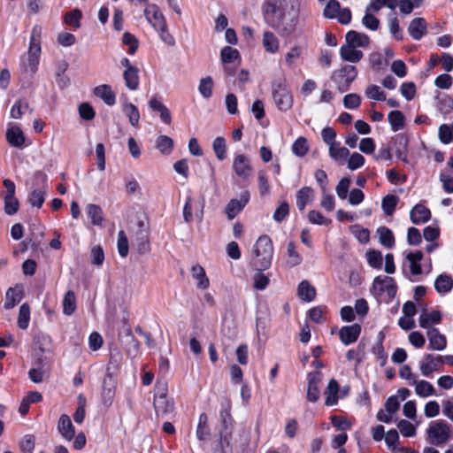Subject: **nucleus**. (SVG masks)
Returning a JSON list of instances; mask_svg holds the SVG:
<instances>
[{
	"mask_svg": "<svg viewBox=\"0 0 453 453\" xmlns=\"http://www.w3.org/2000/svg\"><path fill=\"white\" fill-rule=\"evenodd\" d=\"M254 253L256 256L255 265L260 267V270H266L271 266L273 247V242L268 235H261L257 239L254 246Z\"/></svg>",
	"mask_w": 453,
	"mask_h": 453,
	"instance_id": "f257e3e1",
	"label": "nucleus"
},
{
	"mask_svg": "<svg viewBox=\"0 0 453 453\" xmlns=\"http://www.w3.org/2000/svg\"><path fill=\"white\" fill-rule=\"evenodd\" d=\"M357 76V70L354 65H345L341 68L334 70L330 80L334 83L340 93H344L349 89L351 83Z\"/></svg>",
	"mask_w": 453,
	"mask_h": 453,
	"instance_id": "f03ea898",
	"label": "nucleus"
},
{
	"mask_svg": "<svg viewBox=\"0 0 453 453\" xmlns=\"http://www.w3.org/2000/svg\"><path fill=\"white\" fill-rule=\"evenodd\" d=\"M273 98L278 109L287 111L293 105V96L284 81H275L272 83Z\"/></svg>",
	"mask_w": 453,
	"mask_h": 453,
	"instance_id": "7ed1b4c3",
	"label": "nucleus"
},
{
	"mask_svg": "<svg viewBox=\"0 0 453 453\" xmlns=\"http://www.w3.org/2000/svg\"><path fill=\"white\" fill-rule=\"evenodd\" d=\"M280 0H265L262 5V12L265 22L273 28H278L283 20L284 11L279 7Z\"/></svg>",
	"mask_w": 453,
	"mask_h": 453,
	"instance_id": "20e7f679",
	"label": "nucleus"
},
{
	"mask_svg": "<svg viewBox=\"0 0 453 453\" xmlns=\"http://www.w3.org/2000/svg\"><path fill=\"white\" fill-rule=\"evenodd\" d=\"M372 291L376 296H381L383 294H386L389 299H393L396 295L397 286L393 278L388 276L381 278L379 276L373 280Z\"/></svg>",
	"mask_w": 453,
	"mask_h": 453,
	"instance_id": "39448f33",
	"label": "nucleus"
},
{
	"mask_svg": "<svg viewBox=\"0 0 453 453\" xmlns=\"http://www.w3.org/2000/svg\"><path fill=\"white\" fill-rule=\"evenodd\" d=\"M233 172L243 181H248L253 174L250 158L244 154H237L233 160Z\"/></svg>",
	"mask_w": 453,
	"mask_h": 453,
	"instance_id": "423d86ee",
	"label": "nucleus"
},
{
	"mask_svg": "<svg viewBox=\"0 0 453 453\" xmlns=\"http://www.w3.org/2000/svg\"><path fill=\"white\" fill-rule=\"evenodd\" d=\"M116 387V375L105 373L103 379L101 392L102 403L104 406L110 407L112 404L115 396Z\"/></svg>",
	"mask_w": 453,
	"mask_h": 453,
	"instance_id": "0eeeda50",
	"label": "nucleus"
},
{
	"mask_svg": "<svg viewBox=\"0 0 453 453\" xmlns=\"http://www.w3.org/2000/svg\"><path fill=\"white\" fill-rule=\"evenodd\" d=\"M450 429L444 421H437L427 429V435L434 444L440 445L449 438Z\"/></svg>",
	"mask_w": 453,
	"mask_h": 453,
	"instance_id": "6e6552de",
	"label": "nucleus"
},
{
	"mask_svg": "<svg viewBox=\"0 0 453 453\" xmlns=\"http://www.w3.org/2000/svg\"><path fill=\"white\" fill-rule=\"evenodd\" d=\"M250 192L245 190L241 193L240 199H231L225 208V212L229 220L234 219L246 206L250 201Z\"/></svg>",
	"mask_w": 453,
	"mask_h": 453,
	"instance_id": "1a4fd4ad",
	"label": "nucleus"
},
{
	"mask_svg": "<svg viewBox=\"0 0 453 453\" xmlns=\"http://www.w3.org/2000/svg\"><path fill=\"white\" fill-rule=\"evenodd\" d=\"M307 379V400L311 403H316L320 396L319 385L322 381V373L320 372H311L308 373Z\"/></svg>",
	"mask_w": 453,
	"mask_h": 453,
	"instance_id": "9d476101",
	"label": "nucleus"
},
{
	"mask_svg": "<svg viewBox=\"0 0 453 453\" xmlns=\"http://www.w3.org/2000/svg\"><path fill=\"white\" fill-rule=\"evenodd\" d=\"M37 175L42 177V181L43 182V185L42 188L33 189L29 193L27 199L31 206L40 209L45 201V195L47 192V176L41 173H38Z\"/></svg>",
	"mask_w": 453,
	"mask_h": 453,
	"instance_id": "9b49d317",
	"label": "nucleus"
},
{
	"mask_svg": "<svg viewBox=\"0 0 453 453\" xmlns=\"http://www.w3.org/2000/svg\"><path fill=\"white\" fill-rule=\"evenodd\" d=\"M360 334L361 326L359 324L342 326L339 331L340 340L345 345L356 342Z\"/></svg>",
	"mask_w": 453,
	"mask_h": 453,
	"instance_id": "f8f14e48",
	"label": "nucleus"
},
{
	"mask_svg": "<svg viewBox=\"0 0 453 453\" xmlns=\"http://www.w3.org/2000/svg\"><path fill=\"white\" fill-rule=\"evenodd\" d=\"M144 15L155 29L165 27V19L155 4L148 5L144 10Z\"/></svg>",
	"mask_w": 453,
	"mask_h": 453,
	"instance_id": "ddd939ff",
	"label": "nucleus"
},
{
	"mask_svg": "<svg viewBox=\"0 0 453 453\" xmlns=\"http://www.w3.org/2000/svg\"><path fill=\"white\" fill-rule=\"evenodd\" d=\"M443 363V357L426 354L420 364V371L424 376H429L438 370V365Z\"/></svg>",
	"mask_w": 453,
	"mask_h": 453,
	"instance_id": "4468645a",
	"label": "nucleus"
},
{
	"mask_svg": "<svg viewBox=\"0 0 453 453\" xmlns=\"http://www.w3.org/2000/svg\"><path fill=\"white\" fill-rule=\"evenodd\" d=\"M408 140L407 138L402 134L395 135L389 143V147L391 150H394L396 157L402 161L407 163V159L405 157V153L407 151Z\"/></svg>",
	"mask_w": 453,
	"mask_h": 453,
	"instance_id": "2eb2a0df",
	"label": "nucleus"
},
{
	"mask_svg": "<svg viewBox=\"0 0 453 453\" xmlns=\"http://www.w3.org/2000/svg\"><path fill=\"white\" fill-rule=\"evenodd\" d=\"M231 440L232 429H220L218 445L215 448L214 453H233Z\"/></svg>",
	"mask_w": 453,
	"mask_h": 453,
	"instance_id": "dca6fc26",
	"label": "nucleus"
},
{
	"mask_svg": "<svg viewBox=\"0 0 453 453\" xmlns=\"http://www.w3.org/2000/svg\"><path fill=\"white\" fill-rule=\"evenodd\" d=\"M408 32L414 40H420L427 33L426 20L423 18L413 19L410 22Z\"/></svg>",
	"mask_w": 453,
	"mask_h": 453,
	"instance_id": "f3484780",
	"label": "nucleus"
},
{
	"mask_svg": "<svg viewBox=\"0 0 453 453\" xmlns=\"http://www.w3.org/2000/svg\"><path fill=\"white\" fill-rule=\"evenodd\" d=\"M429 346L433 349L443 350L446 348L447 342L444 335L440 334L439 330L435 327L428 328L426 332Z\"/></svg>",
	"mask_w": 453,
	"mask_h": 453,
	"instance_id": "a211bd4d",
	"label": "nucleus"
},
{
	"mask_svg": "<svg viewBox=\"0 0 453 453\" xmlns=\"http://www.w3.org/2000/svg\"><path fill=\"white\" fill-rule=\"evenodd\" d=\"M411 220L413 224L427 222L431 218V211L423 204H416L410 212Z\"/></svg>",
	"mask_w": 453,
	"mask_h": 453,
	"instance_id": "6ab92c4d",
	"label": "nucleus"
},
{
	"mask_svg": "<svg viewBox=\"0 0 453 453\" xmlns=\"http://www.w3.org/2000/svg\"><path fill=\"white\" fill-rule=\"evenodd\" d=\"M6 140L11 146L21 148L25 143L26 138L20 127L13 126L7 129Z\"/></svg>",
	"mask_w": 453,
	"mask_h": 453,
	"instance_id": "aec40b11",
	"label": "nucleus"
},
{
	"mask_svg": "<svg viewBox=\"0 0 453 453\" xmlns=\"http://www.w3.org/2000/svg\"><path fill=\"white\" fill-rule=\"evenodd\" d=\"M94 95L101 98L104 103L109 106H112L116 103V96L110 85L103 84L96 87L93 90Z\"/></svg>",
	"mask_w": 453,
	"mask_h": 453,
	"instance_id": "412c9836",
	"label": "nucleus"
},
{
	"mask_svg": "<svg viewBox=\"0 0 453 453\" xmlns=\"http://www.w3.org/2000/svg\"><path fill=\"white\" fill-rule=\"evenodd\" d=\"M346 42L353 47H368L370 44V38L367 35L358 33L354 30L349 31L345 35Z\"/></svg>",
	"mask_w": 453,
	"mask_h": 453,
	"instance_id": "4be33fe9",
	"label": "nucleus"
},
{
	"mask_svg": "<svg viewBox=\"0 0 453 453\" xmlns=\"http://www.w3.org/2000/svg\"><path fill=\"white\" fill-rule=\"evenodd\" d=\"M58 429L60 434L70 441L74 437L75 431L68 415L62 414L58 422Z\"/></svg>",
	"mask_w": 453,
	"mask_h": 453,
	"instance_id": "5701e85b",
	"label": "nucleus"
},
{
	"mask_svg": "<svg viewBox=\"0 0 453 453\" xmlns=\"http://www.w3.org/2000/svg\"><path fill=\"white\" fill-rule=\"evenodd\" d=\"M154 409L157 417L167 416L174 411L173 402L167 397L154 398Z\"/></svg>",
	"mask_w": 453,
	"mask_h": 453,
	"instance_id": "b1692460",
	"label": "nucleus"
},
{
	"mask_svg": "<svg viewBox=\"0 0 453 453\" xmlns=\"http://www.w3.org/2000/svg\"><path fill=\"white\" fill-rule=\"evenodd\" d=\"M340 54L344 61L350 63H357L363 58V52L361 50H357L356 47L347 42L341 47Z\"/></svg>",
	"mask_w": 453,
	"mask_h": 453,
	"instance_id": "393cba45",
	"label": "nucleus"
},
{
	"mask_svg": "<svg viewBox=\"0 0 453 453\" xmlns=\"http://www.w3.org/2000/svg\"><path fill=\"white\" fill-rule=\"evenodd\" d=\"M149 105L152 111L159 112L160 119L165 124H171V112L161 101H159L157 97H152L149 102Z\"/></svg>",
	"mask_w": 453,
	"mask_h": 453,
	"instance_id": "a878e982",
	"label": "nucleus"
},
{
	"mask_svg": "<svg viewBox=\"0 0 453 453\" xmlns=\"http://www.w3.org/2000/svg\"><path fill=\"white\" fill-rule=\"evenodd\" d=\"M41 36H42V27L40 26H35L33 27L30 43L27 54L36 56L40 58L41 54Z\"/></svg>",
	"mask_w": 453,
	"mask_h": 453,
	"instance_id": "bb28decb",
	"label": "nucleus"
},
{
	"mask_svg": "<svg viewBox=\"0 0 453 453\" xmlns=\"http://www.w3.org/2000/svg\"><path fill=\"white\" fill-rule=\"evenodd\" d=\"M315 288L306 280H302L297 288L298 297L304 302H311L316 297Z\"/></svg>",
	"mask_w": 453,
	"mask_h": 453,
	"instance_id": "cd10ccee",
	"label": "nucleus"
},
{
	"mask_svg": "<svg viewBox=\"0 0 453 453\" xmlns=\"http://www.w3.org/2000/svg\"><path fill=\"white\" fill-rule=\"evenodd\" d=\"M442 314L440 311H432L431 312L423 311L419 316V326L422 328H431V324H440L441 321Z\"/></svg>",
	"mask_w": 453,
	"mask_h": 453,
	"instance_id": "c85d7f7f",
	"label": "nucleus"
},
{
	"mask_svg": "<svg viewBox=\"0 0 453 453\" xmlns=\"http://www.w3.org/2000/svg\"><path fill=\"white\" fill-rule=\"evenodd\" d=\"M135 242L139 254H146L150 251L149 229L138 230L135 234Z\"/></svg>",
	"mask_w": 453,
	"mask_h": 453,
	"instance_id": "c756f323",
	"label": "nucleus"
},
{
	"mask_svg": "<svg viewBox=\"0 0 453 453\" xmlns=\"http://www.w3.org/2000/svg\"><path fill=\"white\" fill-rule=\"evenodd\" d=\"M192 277L197 280V288L206 289L210 286V280L206 276L205 271L200 265H195L191 268Z\"/></svg>",
	"mask_w": 453,
	"mask_h": 453,
	"instance_id": "7c9ffc66",
	"label": "nucleus"
},
{
	"mask_svg": "<svg viewBox=\"0 0 453 453\" xmlns=\"http://www.w3.org/2000/svg\"><path fill=\"white\" fill-rule=\"evenodd\" d=\"M434 288L439 294L449 293L453 288V279L451 276L442 273L434 281Z\"/></svg>",
	"mask_w": 453,
	"mask_h": 453,
	"instance_id": "2f4dec72",
	"label": "nucleus"
},
{
	"mask_svg": "<svg viewBox=\"0 0 453 453\" xmlns=\"http://www.w3.org/2000/svg\"><path fill=\"white\" fill-rule=\"evenodd\" d=\"M123 78L126 86L130 90H136L139 87V70L135 68L125 69Z\"/></svg>",
	"mask_w": 453,
	"mask_h": 453,
	"instance_id": "473e14b6",
	"label": "nucleus"
},
{
	"mask_svg": "<svg viewBox=\"0 0 453 453\" xmlns=\"http://www.w3.org/2000/svg\"><path fill=\"white\" fill-rule=\"evenodd\" d=\"M338 382L334 379L330 380L325 392V394L326 395L325 403L326 405L331 406L338 402Z\"/></svg>",
	"mask_w": 453,
	"mask_h": 453,
	"instance_id": "72a5a7b5",
	"label": "nucleus"
},
{
	"mask_svg": "<svg viewBox=\"0 0 453 453\" xmlns=\"http://www.w3.org/2000/svg\"><path fill=\"white\" fill-rule=\"evenodd\" d=\"M210 436V428L208 426V417L206 413H201L196 428V437L199 441H205Z\"/></svg>",
	"mask_w": 453,
	"mask_h": 453,
	"instance_id": "f704fd0d",
	"label": "nucleus"
},
{
	"mask_svg": "<svg viewBox=\"0 0 453 453\" xmlns=\"http://www.w3.org/2000/svg\"><path fill=\"white\" fill-rule=\"evenodd\" d=\"M88 216L91 219V223L95 226H101L104 221L103 210L102 208L94 203H89L86 208Z\"/></svg>",
	"mask_w": 453,
	"mask_h": 453,
	"instance_id": "c9c22d12",
	"label": "nucleus"
},
{
	"mask_svg": "<svg viewBox=\"0 0 453 453\" xmlns=\"http://www.w3.org/2000/svg\"><path fill=\"white\" fill-rule=\"evenodd\" d=\"M388 119L393 131L396 132L404 127L405 118L401 111H391Z\"/></svg>",
	"mask_w": 453,
	"mask_h": 453,
	"instance_id": "e433bc0d",
	"label": "nucleus"
},
{
	"mask_svg": "<svg viewBox=\"0 0 453 453\" xmlns=\"http://www.w3.org/2000/svg\"><path fill=\"white\" fill-rule=\"evenodd\" d=\"M380 242L385 247L391 249L395 245V237L392 231L387 226H380L377 229Z\"/></svg>",
	"mask_w": 453,
	"mask_h": 453,
	"instance_id": "4c0bfd02",
	"label": "nucleus"
},
{
	"mask_svg": "<svg viewBox=\"0 0 453 453\" xmlns=\"http://www.w3.org/2000/svg\"><path fill=\"white\" fill-rule=\"evenodd\" d=\"M156 148L164 155H169L173 150V141L167 135H159L156 140Z\"/></svg>",
	"mask_w": 453,
	"mask_h": 453,
	"instance_id": "58836bf2",
	"label": "nucleus"
},
{
	"mask_svg": "<svg viewBox=\"0 0 453 453\" xmlns=\"http://www.w3.org/2000/svg\"><path fill=\"white\" fill-rule=\"evenodd\" d=\"M76 310V297L74 292L72 290H68L64 296L63 299V312L70 316Z\"/></svg>",
	"mask_w": 453,
	"mask_h": 453,
	"instance_id": "ea45409f",
	"label": "nucleus"
},
{
	"mask_svg": "<svg viewBox=\"0 0 453 453\" xmlns=\"http://www.w3.org/2000/svg\"><path fill=\"white\" fill-rule=\"evenodd\" d=\"M399 202V197L395 195H387L382 198L381 207L384 213L388 216H391L395 210V207Z\"/></svg>",
	"mask_w": 453,
	"mask_h": 453,
	"instance_id": "a19ab883",
	"label": "nucleus"
},
{
	"mask_svg": "<svg viewBox=\"0 0 453 453\" xmlns=\"http://www.w3.org/2000/svg\"><path fill=\"white\" fill-rule=\"evenodd\" d=\"M122 355L119 351H114L111 353L110 360L106 367V374H114L117 376L118 371L119 370Z\"/></svg>",
	"mask_w": 453,
	"mask_h": 453,
	"instance_id": "79ce46f5",
	"label": "nucleus"
},
{
	"mask_svg": "<svg viewBox=\"0 0 453 453\" xmlns=\"http://www.w3.org/2000/svg\"><path fill=\"white\" fill-rule=\"evenodd\" d=\"M213 151L216 157L219 161H223L226 157V140L222 136L216 137L212 143Z\"/></svg>",
	"mask_w": 453,
	"mask_h": 453,
	"instance_id": "37998d69",
	"label": "nucleus"
},
{
	"mask_svg": "<svg viewBox=\"0 0 453 453\" xmlns=\"http://www.w3.org/2000/svg\"><path fill=\"white\" fill-rule=\"evenodd\" d=\"M125 114L128 117L129 123L136 127L139 125L140 113L138 108L132 103L126 104L123 109Z\"/></svg>",
	"mask_w": 453,
	"mask_h": 453,
	"instance_id": "c03bdc74",
	"label": "nucleus"
},
{
	"mask_svg": "<svg viewBox=\"0 0 453 453\" xmlns=\"http://www.w3.org/2000/svg\"><path fill=\"white\" fill-rule=\"evenodd\" d=\"M312 192H313V190L310 187H303L297 192L296 206L299 209V211H302L304 210Z\"/></svg>",
	"mask_w": 453,
	"mask_h": 453,
	"instance_id": "a18cd8bd",
	"label": "nucleus"
},
{
	"mask_svg": "<svg viewBox=\"0 0 453 453\" xmlns=\"http://www.w3.org/2000/svg\"><path fill=\"white\" fill-rule=\"evenodd\" d=\"M263 44L266 51L274 53L279 49V42L276 36L269 31L264 33Z\"/></svg>",
	"mask_w": 453,
	"mask_h": 453,
	"instance_id": "49530a36",
	"label": "nucleus"
},
{
	"mask_svg": "<svg viewBox=\"0 0 453 453\" xmlns=\"http://www.w3.org/2000/svg\"><path fill=\"white\" fill-rule=\"evenodd\" d=\"M329 155L336 161H345L349 155V151L345 147H340V144L336 142L329 147Z\"/></svg>",
	"mask_w": 453,
	"mask_h": 453,
	"instance_id": "de8ad7c7",
	"label": "nucleus"
},
{
	"mask_svg": "<svg viewBox=\"0 0 453 453\" xmlns=\"http://www.w3.org/2000/svg\"><path fill=\"white\" fill-rule=\"evenodd\" d=\"M309 150L308 141L305 137L297 138L292 145V152L300 157H304Z\"/></svg>",
	"mask_w": 453,
	"mask_h": 453,
	"instance_id": "09e8293b",
	"label": "nucleus"
},
{
	"mask_svg": "<svg viewBox=\"0 0 453 453\" xmlns=\"http://www.w3.org/2000/svg\"><path fill=\"white\" fill-rule=\"evenodd\" d=\"M296 25H297V18L294 17V18L290 19L288 21H286V22L281 21L280 23V27L275 29L278 30V33L281 36L286 37V36H289L290 35H292L295 32Z\"/></svg>",
	"mask_w": 453,
	"mask_h": 453,
	"instance_id": "8fccbe9b",
	"label": "nucleus"
},
{
	"mask_svg": "<svg viewBox=\"0 0 453 453\" xmlns=\"http://www.w3.org/2000/svg\"><path fill=\"white\" fill-rule=\"evenodd\" d=\"M287 253L288 257V264L290 266H296L302 263V257L296 249L294 242H289L287 248Z\"/></svg>",
	"mask_w": 453,
	"mask_h": 453,
	"instance_id": "3c124183",
	"label": "nucleus"
},
{
	"mask_svg": "<svg viewBox=\"0 0 453 453\" xmlns=\"http://www.w3.org/2000/svg\"><path fill=\"white\" fill-rule=\"evenodd\" d=\"M30 319V307L27 303H23L19 307L18 325L21 329H27Z\"/></svg>",
	"mask_w": 453,
	"mask_h": 453,
	"instance_id": "603ef678",
	"label": "nucleus"
},
{
	"mask_svg": "<svg viewBox=\"0 0 453 453\" xmlns=\"http://www.w3.org/2000/svg\"><path fill=\"white\" fill-rule=\"evenodd\" d=\"M416 394L422 397H427L434 394V388L433 385L426 380H420L415 383Z\"/></svg>",
	"mask_w": 453,
	"mask_h": 453,
	"instance_id": "864d4df0",
	"label": "nucleus"
},
{
	"mask_svg": "<svg viewBox=\"0 0 453 453\" xmlns=\"http://www.w3.org/2000/svg\"><path fill=\"white\" fill-rule=\"evenodd\" d=\"M213 81L211 76L200 80L199 92L204 98H210L212 95Z\"/></svg>",
	"mask_w": 453,
	"mask_h": 453,
	"instance_id": "5fc2aeb1",
	"label": "nucleus"
},
{
	"mask_svg": "<svg viewBox=\"0 0 453 453\" xmlns=\"http://www.w3.org/2000/svg\"><path fill=\"white\" fill-rule=\"evenodd\" d=\"M43 235L44 234L42 226L40 225H33L31 226V234L29 237V242L31 243L32 247L35 248L40 243H42Z\"/></svg>",
	"mask_w": 453,
	"mask_h": 453,
	"instance_id": "6e6d98bb",
	"label": "nucleus"
},
{
	"mask_svg": "<svg viewBox=\"0 0 453 453\" xmlns=\"http://www.w3.org/2000/svg\"><path fill=\"white\" fill-rule=\"evenodd\" d=\"M439 139L440 141L444 143L448 144L453 139V124L447 125L442 124L439 127L438 132Z\"/></svg>",
	"mask_w": 453,
	"mask_h": 453,
	"instance_id": "4d7b16f0",
	"label": "nucleus"
},
{
	"mask_svg": "<svg viewBox=\"0 0 453 453\" xmlns=\"http://www.w3.org/2000/svg\"><path fill=\"white\" fill-rule=\"evenodd\" d=\"M27 110L32 111V109H30L28 103L23 100H19L12 107L11 117L12 119H20L24 114L25 111Z\"/></svg>",
	"mask_w": 453,
	"mask_h": 453,
	"instance_id": "13d9d810",
	"label": "nucleus"
},
{
	"mask_svg": "<svg viewBox=\"0 0 453 453\" xmlns=\"http://www.w3.org/2000/svg\"><path fill=\"white\" fill-rule=\"evenodd\" d=\"M118 252L120 257H126L128 254V240L124 230H120L118 234Z\"/></svg>",
	"mask_w": 453,
	"mask_h": 453,
	"instance_id": "bf43d9fd",
	"label": "nucleus"
},
{
	"mask_svg": "<svg viewBox=\"0 0 453 453\" xmlns=\"http://www.w3.org/2000/svg\"><path fill=\"white\" fill-rule=\"evenodd\" d=\"M221 60L224 64L234 62L240 57L239 51L230 46H226L221 50Z\"/></svg>",
	"mask_w": 453,
	"mask_h": 453,
	"instance_id": "052dcab7",
	"label": "nucleus"
},
{
	"mask_svg": "<svg viewBox=\"0 0 453 453\" xmlns=\"http://www.w3.org/2000/svg\"><path fill=\"white\" fill-rule=\"evenodd\" d=\"M367 261L370 266L377 269L382 267V254L379 250H369L366 253Z\"/></svg>",
	"mask_w": 453,
	"mask_h": 453,
	"instance_id": "680f3d73",
	"label": "nucleus"
},
{
	"mask_svg": "<svg viewBox=\"0 0 453 453\" xmlns=\"http://www.w3.org/2000/svg\"><path fill=\"white\" fill-rule=\"evenodd\" d=\"M4 212L7 215H14L19 208V202L15 196H4Z\"/></svg>",
	"mask_w": 453,
	"mask_h": 453,
	"instance_id": "e2e57ef3",
	"label": "nucleus"
},
{
	"mask_svg": "<svg viewBox=\"0 0 453 453\" xmlns=\"http://www.w3.org/2000/svg\"><path fill=\"white\" fill-rule=\"evenodd\" d=\"M365 96L373 100L385 101L386 95L383 90L377 85H370L365 89Z\"/></svg>",
	"mask_w": 453,
	"mask_h": 453,
	"instance_id": "0e129e2a",
	"label": "nucleus"
},
{
	"mask_svg": "<svg viewBox=\"0 0 453 453\" xmlns=\"http://www.w3.org/2000/svg\"><path fill=\"white\" fill-rule=\"evenodd\" d=\"M82 18V13L79 9H74L65 15V22L67 25L73 26L76 28L81 27L80 20Z\"/></svg>",
	"mask_w": 453,
	"mask_h": 453,
	"instance_id": "69168bd1",
	"label": "nucleus"
},
{
	"mask_svg": "<svg viewBox=\"0 0 453 453\" xmlns=\"http://www.w3.org/2000/svg\"><path fill=\"white\" fill-rule=\"evenodd\" d=\"M308 219L311 224L328 226L332 220L325 218L319 211L312 210L308 213Z\"/></svg>",
	"mask_w": 453,
	"mask_h": 453,
	"instance_id": "338daca9",
	"label": "nucleus"
},
{
	"mask_svg": "<svg viewBox=\"0 0 453 453\" xmlns=\"http://www.w3.org/2000/svg\"><path fill=\"white\" fill-rule=\"evenodd\" d=\"M341 10V4L337 0H330L325 9H324V16L328 19H334L337 16Z\"/></svg>",
	"mask_w": 453,
	"mask_h": 453,
	"instance_id": "774afa93",
	"label": "nucleus"
}]
</instances>
